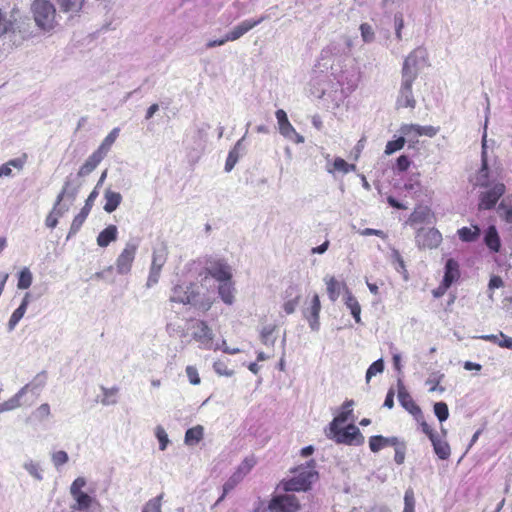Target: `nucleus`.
Instances as JSON below:
<instances>
[{
	"mask_svg": "<svg viewBox=\"0 0 512 512\" xmlns=\"http://www.w3.org/2000/svg\"><path fill=\"white\" fill-rule=\"evenodd\" d=\"M218 292L224 303L229 305L233 303L234 288L231 280L220 282Z\"/></svg>",
	"mask_w": 512,
	"mask_h": 512,
	"instance_id": "32",
	"label": "nucleus"
},
{
	"mask_svg": "<svg viewBox=\"0 0 512 512\" xmlns=\"http://www.w3.org/2000/svg\"><path fill=\"white\" fill-rule=\"evenodd\" d=\"M274 331H275L274 325H268V326L263 327L260 336H261V340L264 344H267L271 340V337H272Z\"/></svg>",
	"mask_w": 512,
	"mask_h": 512,
	"instance_id": "60",
	"label": "nucleus"
},
{
	"mask_svg": "<svg viewBox=\"0 0 512 512\" xmlns=\"http://www.w3.org/2000/svg\"><path fill=\"white\" fill-rule=\"evenodd\" d=\"M434 413L440 422L446 421L449 417V409L445 402L434 404Z\"/></svg>",
	"mask_w": 512,
	"mask_h": 512,
	"instance_id": "44",
	"label": "nucleus"
},
{
	"mask_svg": "<svg viewBox=\"0 0 512 512\" xmlns=\"http://www.w3.org/2000/svg\"><path fill=\"white\" fill-rule=\"evenodd\" d=\"M97 197V192L95 190H93L90 195L88 196V198L86 199L85 201V205L82 207V209L80 211H82L83 213L89 215L91 209H92V206H93V202H94V199Z\"/></svg>",
	"mask_w": 512,
	"mask_h": 512,
	"instance_id": "62",
	"label": "nucleus"
},
{
	"mask_svg": "<svg viewBox=\"0 0 512 512\" xmlns=\"http://www.w3.org/2000/svg\"><path fill=\"white\" fill-rule=\"evenodd\" d=\"M360 32L364 42H372L375 38V33L372 26L368 23H362L360 25Z\"/></svg>",
	"mask_w": 512,
	"mask_h": 512,
	"instance_id": "51",
	"label": "nucleus"
},
{
	"mask_svg": "<svg viewBox=\"0 0 512 512\" xmlns=\"http://www.w3.org/2000/svg\"><path fill=\"white\" fill-rule=\"evenodd\" d=\"M14 23L0 10V37L13 30Z\"/></svg>",
	"mask_w": 512,
	"mask_h": 512,
	"instance_id": "46",
	"label": "nucleus"
},
{
	"mask_svg": "<svg viewBox=\"0 0 512 512\" xmlns=\"http://www.w3.org/2000/svg\"><path fill=\"white\" fill-rule=\"evenodd\" d=\"M498 212L506 223L512 224V194L503 198L499 204Z\"/></svg>",
	"mask_w": 512,
	"mask_h": 512,
	"instance_id": "29",
	"label": "nucleus"
},
{
	"mask_svg": "<svg viewBox=\"0 0 512 512\" xmlns=\"http://www.w3.org/2000/svg\"><path fill=\"white\" fill-rule=\"evenodd\" d=\"M345 304H346L347 308L350 309L351 314H352L353 318L355 319L356 323H360V321H361V317H360L361 306H360L358 300L350 292L347 293Z\"/></svg>",
	"mask_w": 512,
	"mask_h": 512,
	"instance_id": "36",
	"label": "nucleus"
},
{
	"mask_svg": "<svg viewBox=\"0 0 512 512\" xmlns=\"http://www.w3.org/2000/svg\"><path fill=\"white\" fill-rule=\"evenodd\" d=\"M119 128H114L112 131L104 138L100 146L98 147L97 151L102 155L106 156L107 153L110 151L112 145L116 141L118 135H119Z\"/></svg>",
	"mask_w": 512,
	"mask_h": 512,
	"instance_id": "34",
	"label": "nucleus"
},
{
	"mask_svg": "<svg viewBox=\"0 0 512 512\" xmlns=\"http://www.w3.org/2000/svg\"><path fill=\"white\" fill-rule=\"evenodd\" d=\"M484 242L493 252H498L501 247L500 237L495 226H489L485 232Z\"/></svg>",
	"mask_w": 512,
	"mask_h": 512,
	"instance_id": "26",
	"label": "nucleus"
},
{
	"mask_svg": "<svg viewBox=\"0 0 512 512\" xmlns=\"http://www.w3.org/2000/svg\"><path fill=\"white\" fill-rule=\"evenodd\" d=\"M34 20L42 30L50 31L56 25V9L49 0H34L32 4Z\"/></svg>",
	"mask_w": 512,
	"mask_h": 512,
	"instance_id": "4",
	"label": "nucleus"
},
{
	"mask_svg": "<svg viewBox=\"0 0 512 512\" xmlns=\"http://www.w3.org/2000/svg\"><path fill=\"white\" fill-rule=\"evenodd\" d=\"M321 310V302L319 295L314 293L311 297L309 303H305V306L302 310L304 318L308 321L309 326L312 330H317L319 328V313Z\"/></svg>",
	"mask_w": 512,
	"mask_h": 512,
	"instance_id": "14",
	"label": "nucleus"
},
{
	"mask_svg": "<svg viewBox=\"0 0 512 512\" xmlns=\"http://www.w3.org/2000/svg\"><path fill=\"white\" fill-rule=\"evenodd\" d=\"M403 512H415V496L411 488L405 491Z\"/></svg>",
	"mask_w": 512,
	"mask_h": 512,
	"instance_id": "45",
	"label": "nucleus"
},
{
	"mask_svg": "<svg viewBox=\"0 0 512 512\" xmlns=\"http://www.w3.org/2000/svg\"><path fill=\"white\" fill-rule=\"evenodd\" d=\"M324 281L329 299L335 302L339 298L341 290L346 288V284L338 281L334 276H327Z\"/></svg>",
	"mask_w": 512,
	"mask_h": 512,
	"instance_id": "23",
	"label": "nucleus"
},
{
	"mask_svg": "<svg viewBox=\"0 0 512 512\" xmlns=\"http://www.w3.org/2000/svg\"><path fill=\"white\" fill-rule=\"evenodd\" d=\"M203 290V286L198 283L177 284L172 288L169 300L173 303L191 305L205 313L212 307L213 300Z\"/></svg>",
	"mask_w": 512,
	"mask_h": 512,
	"instance_id": "1",
	"label": "nucleus"
},
{
	"mask_svg": "<svg viewBox=\"0 0 512 512\" xmlns=\"http://www.w3.org/2000/svg\"><path fill=\"white\" fill-rule=\"evenodd\" d=\"M356 166L354 164H349L343 158L337 157L335 158L332 168H328L329 173H334L336 171L341 172L343 174H347L350 171H354Z\"/></svg>",
	"mask_w": 512,
	"mask_h": 512,
	"instance_id": "37",
	"label": "nucleus"
},
{
	"mask_svg": "<svg viewBox=\"0 0 512 512\" xmlns=\"http://www.w3.org/2000/svg\"><path fill=\"white\" fill-rule=\"evenodd\" d=\"M29 298L30 294L26 293L20 306L17 309H15L14 312L12 313L8 322L10 329H13L18 324V322L23 318L29 304Z\"/></svg>",
	"mask_w": 512,
	"mask_h": 512,
	"instance_id": "28",
	"label": "nucleus"
},
{
	"mask_svg": "<svg viewBox=\"0 0 512 512\" xmlns=\"http://www.w3.org/2000/svg\"><path fill=\"white\" fill-rule=\"evenodd\" d=\"M299 509L298 498L291 494L274 496L268 504L270 512H297Z\"/></svg>",
	"mask_w": 512,
	"mask_h": 512,
	"instance_id": "10",
	"label": "nucleus"
},
{
	"mask_svg": "<svg viewBox=\"0 0 512 512\" xmlns=\"http://www.w3.org/2000/svg\"><path fill=\"white\" fill-rule=\"evenodd\" d=\"M49 415L50 406L47 403L40 405L35 412V416L38 420L46 419Z\"/></svg>",
	"mask_w": 512,
	"mask_h": 512,
	"instance_id": "61",
	"label": "nucleus"
},
{
	"mask_svg": "<svg viewBox=\"0 0 512 512\" xmlns=\"http://www.w3.org/2000/svg\"><path fill=\"white\" fill-rule=\"evenodd\" d=\"M411 165V161L406 155H401L397 158L396 168L400 172L407 171Z\"/></svg>",
	"mask_w": 512,
	"mask_h": 512,
	"instance_id": "57",
	"label": "nucleus"
},
{
	"mask_svg": "<svg viewBox=\"0 0 512 512\" xmlns=\"http://www.w3.org/2000/svg\"><path fill=\"white\" fill-rule=\"evenodd\" d=\"M406 143V139L405 137H399L397 138L396 140H391V141H388L386 146H385V154L386 155H391L399 150H401L404 145Z\"/></svg>",
	"mask_w": 512,
	"mask_h": 512,
	"instance_id": "41",
	"label": "nucleus"
},
{
	"mask_svg": "<svg viewBox=\"0 0 512 512\" xmlns=\"http://www.w3.org/2000/svg\"><path fill=\"white\" fill-rule=\"evenodd\" d=\"M186 374H187V377L189 379V382L192 384V385H198L200 384L201 382V379H200V376L198 374V370L195 366H187L186 367Z\"/></svg>",
	"mask_w": 512,
	"mask_h": 512,
	"instance_id": "53",
	"label": "nucleus"
},
{
	"mask_svg": "<svg viewBox=\"0 0 512 512\" xmlns=\"http://www.w3.org/2000/svg\"><path fill=\"white\" fill-rule=\"evenodd\" d=\"M415 241L419 249H436L442 243V234L436 228H421L416 233Z\"/></svg>",
	"mask_w": 512,
	"mask_h": 512,
	"instance_id": "8",
	"label": "nucleus"
},
{
	"mask_svg": "<svg viewBox=\"0 0 512 512\" xmlns=\"http://www.w3.org/2000/svg\"><path fill=\"white\" fill-rule=\"evenodd\" d=\"M156 436L160 443V449L165 450L166 446L168 444V436H167L166 432L164 431V429L161 427H158L157 431H156Z\"/></svg>",
	"mask_w": 512,
	"mask_h": 512,
	"instance_id": "63",
	"label": "nucleus"
},
{
	"mask_svg": "<svg viewBox=\"0 0 512 512\" xmlns=\"http://www.w3.org/2000/svg\"><path fill=\"white\" fill-rule=\"evenodd\" d=\"M256 464V459L254 456L246 457L241 464L238 466L234 474L238 475L239 478L243 479L245 475H247L251 469Z\"/></svg>",
	"mask_w": 512,
	"mask_h": 512,
	"instance_id": "38",
	"label": "nucleus"
},
{
	"mask_svg": "<svg viewBox=\"0 0 512 512\" xmlns=\"http://www.w3.org/2000/svg\"><path fill=\"white\" fill-rule=\"evenodd\" d=\"M457 234L463 242H474L480 236V228L477 225L462 227L458 229Z\"/></svg>",
	"mask_w": 512,
	"mask_h": 512,
	"instance_id": "31",
	"label": "nucleus"
},
{
	"mask_svg": "<svg viewBox=\"0 0 512 512\" xmlns=\"http://www.w3.org/2000/svg\"><path fill=\"white\" fill-rule=\"evenodd\" d=\"M397 437H384L382 435H374L369 438V448L372 452L377 453L385 447L397 444Z\"/></svg>",
	"mask_w": 512,
	"mask_h": 512,
	"instance_id": "20",
	"label": "nucleus"
},
{
	"mask_svg": "<svg viewBox=\"0 0 512 512\" xmlns=\"http://www.w3.org/2000/svg\"><path fill=\"white\" fill-rule=\"evenodd\" d=\"M117 393H118V388H111V389L103 388V399L101 401L102 404L103 405L115 404L116 403L115 396Z\"/></svg>",
	"mask_w": 512,
	"mask_h": 512,
	"instance_id": "52",
	"label": "nucleus"
},
{
	"mask_svg": "<svg viewBox=\"0 0 512 512\" xmlns=\"http://www.w3.org/2000/svg\"><path fill=\"white\" fill-rule=\"evenodd\" d=\"M103 159L104 156L95 150L79 168L78 176L85 177L92 173Z\"/></svg>",
	"mask_w": 512,
	"mask_h": 512,
	"instance_id": "19",
	"label": "nucleus"
},
{
	"mask_svg": "<svg viewBox=\"0 0 512 512\" xmlns=\"http://www.w3.org/2000/svg\"><path fill=\"white\" fill-rule=\"evenodd\" d=\"M242 479L238 477V475L234 474L226 481L223 485V493L217 502L222 501L226 494L231 491Z\"/></svg>",
	"mask_w": 512,
	"mask_h": 512,
	"instance_id": "48",
	"label": "nucleus"
},
{
	"mask_svg": "<svg viewBox=\"0 0 512 512\" xmlns=\"http://www.w3.org/2000/svg\"><path fill=\"white\" fill-rule=\"evenodd\" d=\"M191 328L194 340L204 345L212 343L214 335L207 322L203 320H196Z\"/></svg>",
	"mask_w": 512,
	"mask_h": 512,
	"instance_id": "15",
	"label": "nucleus"
},
{
	"mask_svg": "<svg viewBox=\"0 0 512 512\" xmlns=\"http://www.w3.org/2000/svg\"><path fill=\"white\" fill-rule=\"evenodd\" d=\"M85 485L86 480L82 477H78L70 486V494L75 500V503L71 506L73 511H84L89 509L92 505L93 498L82 491Z\"/></svg>",
	"mask_w": 512,
	"mask_h": 512,
	"instance_id": "6",
	"label": "nucleus"
},
{
	"mask_svg": "<svg viewBox=\"0 0 512 512\" xmlns=\"http://www.w3.org/2000/svg\"><path fill=\"white\" fill-rule=\"evenodd\" d=\"M460 276L461 273L459 263L453 258L448 259L445 264V272L443 277L445 284L451 286L454 282L459 280Z\"/></svg>",
	"mask_w": 512,
	"mask_h": 512,
	"instance_id": "17",
	"label": "nucleus"
},
{
	"mask_svg": "<svg viewBox=\"0 0 512 512\" xmlns=\"http://www.w3.org/2000/svg\"><path fill=\"white\" fill-rule=\"evenodd\" d=\"M315 466V460H310L305 466L296 468L294 477L281 482L282 489L285 492H306L310 490L312 483L318 479Z\"/></svg>",
	"mask_w": 512,
	"mask_h": 512,
	"instance_id": "3",
	"label": "nucleus"
},
{
	"mask_svg": "<svg viewBox=\"0 0 512 512\" xmlns=\"http://www.w3.org/2000/svg\"><path fill=\"white\" fill-rule=\"evenodd\" d=\"M488 178H489L488 161H487L485 153H483L482 165H481V168H480V170L478 172L475 185L479 186V187H482V188L489 187Z\"/></svg>",
	"mask_w": 512,
	"mask_h": 512,
	"instance_id": "33",
	"label": "nucleus"
},
{
	"mask_svg": "<svg viewBox=\"0 0 512 512\" xmlns=\"http://www.w3.org/2000/svg\"><path fill=\"white\" fill-rule=\"evenodd\" d=\"M278 125L279 132L286 138H290L293 134H296L295 128L289 122L286 112L283 109H278L275 113Z\"/></svg>",
	"mask_w": 512,
	"mask_h": 512,
	"instance_id": "22",
	"label": "nucleus"
},
{
	"mask_svg": "<svg viewBox=\"0 0 512 512\" xmlns=\"http://www.w3.org/2000/svg\"><path fill=\"white\" fill-rule=\"evenodd\" d=\"M329 431L328 436L334 438L336 443L355 446L364 443V436L354 424H349L344 429H340L339 426H337L335 430Z\"/></svg>",
	"mask_w": 512,
	"mask_h": 512,
	"instance_id": "5",
	"label": "nucleus"
},
{
	"mask_svg": "<svg viewBox=\"0 0 512 512\" xmlns=\"http://www.w3.org/2000/svg\"><path fill=\"white\" fill-rule=\"evenodd\" d=\"M401 86L397 98L398 108H414L416 100L412 92V84L416 80L418 73L416 67V59L413 55H409L402 67Z\"/></svg>",
	"mask_w": 512,
	"mask_h": 512,
	"instance_id": "2",
	"label": "nucleus"
},
{
	"mask_svg": "<svg viewBox=\"0 0 512 512\" xmlns=\"http://www.w3.org/2000/svg\"><path fill=\"white\" fill-rule=\"evenodd\" d=\"M267 19V16H261L256 20H244L237 26H235L229 33L226 34L225 40L235 41L243 36L245 33L262 23Z\"/></svg>",
	"mask_w": 512,
	"mask_h": 512,
	"instance_id": "16",
	"label": "nucleus"
},
{
	"mask_svg": "<svg viewBox=\"0 0 512 512\" xmlns=\"http://www.w3.org/2000/svg\"><path fill=\"white\" fill-rule=\"evenodd\" d=\"M237 161L238 153L235 150L230 151L225 162V170L227 172L231 171L234 168Z\"/></svg>",
	"mask_w": 512,
	"mask_h": 512,
	"instance_id": "58",
	"label": "nucleus"
},
{
	"mask_svg": "<svg viewBox=\"0 0 512 512\" xmlns=\"http://www.w3.org/2000/svg\"><path fill=\"white\" fill-rule=\"evenodd\" d=\"M499 336L500 341L498 342V346L502 348L512 349V337H508L502 332H500Z\"/></svg>",
	"mask_w": 512,
	"mask_h": 512,
	"instance_id": "64",
	"label": "nucleus"
},
{
	"mask_svg": "<svg viewBox=\"0 0 512 512\" xmlns=\"http://www.w3.org/2000/svg\"><path fill=\"white\" fill-rule=\"evenodd\" d=\"M52 461L56 467L62 466L68 461V455L65 451H56L52 454Z\"/></svg>",
	"mask_w": 512,
	"mask_h": 512,
	"instance_id": "54",
	"label": "nucleus"
},
{
	"mask_svg": "<svg viewBox=\"0 0 512 512\" xmlns=\"http://www.w3.org/2000/svg\"><path fill=\"white\" fill-rule=\"evenodd\" d=\"M506 192L504 183L497 182L492 187L479 195L478 207L480 210H491L495 207L499 199Z\"/></svg>",
	"mask_w": 512,
	"mask_h": 512,
	"instance_id": "9",
	"label": "nucleus"
},
{
	"mask_svg": "<svg viewBox=\"0 0 512 512\" xmlns=\"http://www.w3.org/2000/svg\"><path fill=\"white\" fill-rule=\"evenodd\" d=\"M206 272L218 282L232 279L230 266L222 259H210L206 262Z\"/></svg>",
	"mask_w": 512,
	"mask_h": 512,
	"instance_id": "12",
	"label": "nucleus"
},
{
	"mask_svg": "<svg viewBox=\"0 0 512 512\" xmlns=\"http://www.w3.org/2000/svg\"><path fill=\"white\" fill-rule=\"evenodd\" d=\"M88 215L80 211L73 219L70 230H69V236L75 235L80 228L82 227L83 223L87 219Z\"/></svg>",
	"mask_w": 512,
	"mask_h": 512,
	"instance_id": "43",
	"label": "nucleus"
},
{
	"mask_svg": "<svg viewBox=\"0 0 512 512\" xmlns=\"http://www.w3.org/2000/svg\"><path fill=\"white\" fill-rule=\"evenodd\" d=\"M104 198V210L108 213L115 211L122 201V196L119 192H115L109 189L105 191Z\"/></svg>",
	"mask_w": 512,
	"mask_h": 512,
	"instance_id": "27",
	"label": "nucleus"
},
{
	"mask_svg": "<svg viewBox=\"0 0 512 512\" xmlns=\"http://www.w3.org/2000/svg\"><path fill=\"white\" fill-rule=\"evenodd\" d=\"M353 404V400H346L342 404L341 412L336 417H334V419L329 425V430H335L337 426H340L341 424L345 423L349 418H351L353 413Z\"/></svg>",
	"mask_w": 512,
	"mask_h": 512,
	"instance_id": "21",
	"label": "nucleus"
},
{
	"mask_svg": "<svg viewBox=\"0 0 512 512\" xmlns=\"http://www.w3.org/2000/svg\"><path fill=\"white\" fill-rule=\"evenodd\" d=\"M393 448L395 450L394 461L399 465L403 464L406 455V443L397 439V444L393 445Z\"/></svg>",
	"mask_w": 512,
	"mask_h": 512,
	"instance_id": "42",
	"label": "nucleus"
},
{
	"mask_svg": "<svg viewBox=\"0 0 512 512\" xmlns=\"http://www.w3.org/2000/svg\"><path fill=\"white\" fill-rule=\"evenodd\" d=\"M118 237V229L115 225H109L102 230L97 236V244L100 247H107L111 242L116 241Z\"/></svg>",
	"mask_w": 512,
	"mask_h": 512,
	"instance_id": "25",
	"label": "nucleus"
},
{
	"mask_svg": "<svg viewBox=\"0 0 512 512\" xmlns=\"http://www.w3.org/2000/svg\"><path fill=\"white\" fill-rule=\"evenodd\" d=\"M394 24H395L396 37L398 40H401L402 39V29L404 27V18L401 13H397L394 15Z\"/></svg>",
	"mask_w": 512,
	"mask_h": 512,
	"instance_id": "55",
	"label": "nucleus"
},
{
	"mask_svg": "<svg viewBox=\"0 0 512 512\" xmlns=\"http://www.w3.org/2000/svg\"><path fill=\"white\" fill-rule=\"evenodd\" d=\"M214 371L220 376L230 377L234 374L232 369H229L224 361L218 360L213 364Z\"/></svg>",
	"mask_w": 512,
	"mask_h": 512,
	"instance_id": "50",
	"label": "nucleus"
},
{
	"mask_svg": "<svg viewBox=\"0 0 512 512\" xmlns=\"http://www.w3.org/2000/svg\"><path fill=\"white\" fill-rule=\"evenodd\" d=\"M411 130H414V136H428V137H434L438 133V128L433 126H420L417 124H403L400 127L401 133H408Z\"/></svg>",
	"mask_w": 512,
	"mask_h": 512,
	"instance_id": "18",
	"label": "nucleus"
},
{
	"mask_svg": "<svg viewBox=\"0 0 512 512\" xmlns=\"http://www.w3.org/2000/svg\"><path fill=\"white\" fill-rule=\"evenodd\" d=\"M397 396L402 407L408 411L416 421H420V419L423 418V412L421 408L416 404L401 381L398 382Z\"/></svg>",
	"mask_w": 512,
	"mask_h": 512,
	"instance_id": "13",
	"label": "nucleus"
},
{
	"mask_svg": "<svg viewBox=\"0 0 512 512\" xmlns=\"http://www.w3.org/2000/svg\"><path fill=\"white\" fill-rule=\"evenodd\" d=\"M204 436V428L201 425H196L189 428L185 433V443L189 446L198 444Z\"/></svg>",
	"mask_w": 512,
	"mask_h": 512,
	"instance_id": "30",
	"label": "nucleus"
},
{
	"mask_svg": "<svg viewBox=\"0 0 512 512\" xmlns=\"http://www.w3.org/2000/svg\"><path fill=\"white\" fill-rule=\"evenodd\" d=\"M64 193H65V190H63V191H61V193H59V195L57 196L56 203H55V206L53 208V211H51L48 214V216L46 217L45 224L49 228H55L57 226V224H58V216L60 215V213L58 212L57 215H56L54 213V211L56 210V206H58L61 203V201L63 200Z\"/></svg>",
	"mask_w": 512,
	"mask_h": 512,
	"instance_id": "39",
	"label": "nucleus"
},
{
	"mask_svg": "<svg viewBox=\"0 0 512 512\" xmlns=\"http://www.w3.org/2000/svg\"><path fill=\"white\" fill-rule=\"evenodd\" d=\"M420 424L421 430L424 434H426L431 440L436 435H438L434 429L425 421L424 417L420 419V421H417Z\"/></svg>",
	"mask_w": 512,
	"mask_h": 512,
	"instance_id": "59",
	"label": "nucleus"
},
{
	"mask_svg": "<svg viewBox=\"0 0 512 512\" xmlns=\"http://www.w3.org/2000/svg\"><path fill=\"white\" fill-rule=\"evenodd\" d=\"M58 4L63 12L77 14L82 9L84 0H58Z\"/></svg>",
	"mask_w": 512,
	"mask_h": 512,
	"instance_id": "35",
	"label": "nucleus"
},
{
	"mask_svg": "<svg viewBox=\"0 0 512 512\" xmlns=\"http://www.w3.org/2000/svg\"><path fill=\"white\" fill-rule=\"evenodd\" d=\"M384 370V362L382 359H378L373 362L366 372V380L369 381L377 373H382Z\"/></svg>",
	"mask_w": 512,
	"mask_h": 512,
	"instance_id": "47",
	"label": "nucleus"
},
{
	"mask_svg": "<svg viewBox=\"0 0 512 512\" xmlns=\"http://www.w3.org/2000/svg\"><path fill=\"white\" fill-rule=\"evenodd\" d=\"M162 495L150 499L143 507L142 512H161Z\"/></svg>",
	"mask_w": 512,
	"mask_h": 512,
	"instance_id": "49",
	"label": "nucleus"
},
{
	"mask_svg": "<svg viewBox=\"0 0 512 512\" xmlns=\"http://www.w3.org/2000/svg\"><path fill=\"white\" fill-rule=\"evenodd\" d=\"M430 441L432 443L434 452L439 459L446 460L450 457L451 449L445 439L441 438L439 435H436Z\"/></svg>",
	"mask_w": 512,
	"mask_h": 512,
	"instance_id": "24",
	"label": "nucleus"
},
{
	"mask_svg": "<svg viewBox=\"0 0 512 512\" xmlns=\"http://www.w3.org/2000/svg\"><path fill=\"white\" fill-rule=\"evenodd\" d=\"M32 280L33 277L30 270L25 267L19 273L17 287L19 289H27L31 286Z\"/></svg>",
	"mask_w": 512,
	"mask_h": 512,
	"instance_id": "40",
	"label": "nucleus"
},
{
	"mask_svg": "<svg viewBox=\"0 0 512 512\" xmlns=\"http://www.w3.org/2000/svg\"><path fill=\"white\" fill-rule=\"evenodd\" d=\"M137 250V243L127 242L125 244V247L115 261V268L118 274L126 275L131 272Z\"/></svg>",
	"mask_w": 512,
	"mask_h": 512,
	"instance_id": "7",
	"label": "nucleus"
},
{
	"mask_svg": "<svg viewBox=\"0 0 512 512\" xmlns=\"http://www.w3.org/2000/svg\"><path fill=\"white\" fill-rule=\"evenodd\" d=\"M300 296L296 295L293 299L286 301L283 305V309L286 314H292L296 310V307L299 304Z\"/></svg>",
	"mask_w": 512,
	"mask_h": 512,
	"instance_id": "56",
	"label": "nucleus"
},
{
	"mask_svg": "<svg viewBox=\"0 0 512 512\" xmlns=\"http://www.w3.org/2000/svg\"><path fill=\"white\" fill-rule=\"evenodd\" d=\"M168 251L166 247L154 249L152 255L151 267L147 279V286L151 287L158 283L162 267L167 261Z\"/></svg>",
	"mask_w": 512,
	"mask_h": 512,
	"instance_id": "11",
	"label": "nucleus"
}]
</instances>
